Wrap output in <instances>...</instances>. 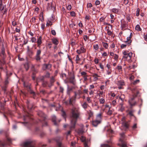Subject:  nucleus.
Instances as JSON below:
<instances>
[{
  "mask_svg": "<svg viewBox=\"0 0 147 147\" xmlns=\"http://www.w3.org/2000/svg\"><path fill=\"white\" fill-rule=\"evenodd\" d=\"M80 115V113L78 109L76 108H73L71 109L70 114L71 120L70 127L71 130L75 128L77 120Z\"/></svg>",
  "mask_w": 147,
  "mask_h": 147,
  "instance_id": "1",
  "label": "nucleus"
},
{
  "mask_svg": "<svg viewBox=\"0 0 147 147\" xmlns=\"http://www.w3.org/2000/svg\"><path fill=\"white\" fill-rule=\"evenodd\" d=\"M6 56L5 53V49L3 47H2L1 52L0 54V69H3L2 66L6 63L5 61Z\"/></svg>",
  "mask_w": 147,
  "mask_h": 147,
  "instance_id": "2",
  "label": "nucleus"
},
{
  "mask_svg": "<svg viewBox=\"0 0 147 147\" xmlns=\"http://www.w3.org/2000/svg\"><path fill=\"white\" fill-rule=\"evenodd\" d=\"M23 146L24 147H34V143L32 141L29 140L24 142Z\"/></svg>",
  "mask_w": 147,
  "mask_h": 147,
  "instance_id": "3",
  "label": "nucleus"
},
{
  "mask_svg": "<svg viewBox=\"0 0 147 147\" xmlns=\"http://www.w3.org/2000/svg\"><path fill=\"white\" fill-rule=\"evenodd\" d=\"M123 128L125 131L127 130L129 128V121H124L122 123Z\"/></svg>",
  "mask_w": 147,
  "mask_h": 147,
  "instance_id": "4",
  "label": "nucleus"
},
{
  "mask_svg": "<svg viewBox=\"0 0 147 147\" xmlns=\"http://www.w3.org/2000/svg\"><path fill=\"white\" fill-rule=\"evenodd\" d=\"M52 65L49 63L44 64L42 65V69L43 70H45L46 69L51 70Z\"/></svg>",
  "mask_w": 147,
  "mask_h": 147,
  "instance_id": "5",
  "label": "nucleus"
},
{
  "mask_svg": "<svg viewBox=\"0 0 147 147\" xmlns=\"http://www.w3.org/2000/svg\"><path fill=\"white\" fill-rule=\"evenodd\" d=\"M74 96L72 97L73 99L72 100H74L75 101L76 100V97L77 95L79 96L78 98H80V95L82 93V92L80 90H78V91L74 92Z\"/></svg>",
  "mask_w": 147,
  "mask_h": 147,
  "instance_id": "6",
  "label": "nucleus"
},
{
  "mask_svg": "<svg viewBox=\"0 0 147 147\" xmlns=\"http://www.w3.org/2000/svg\"><path fill=\"white\" fill-rule=\"evenodd\" d=\"M73 99L72 97L70 98H69V101H65L63 103L67 105H73V103L75 102V101L74 100H72V99L73 100Z\"/></svg>",
  "mask_w": 147,
  "mask_h": 147,
  "instance_id": "7",
  "label": "nucleus"
},
{
  "mask_svg": "<svg viewBox=\"0 0 147 147\" xmlns=\"http://www.w3.org/2000/svg\"><path fill=\"white\" fill-rule=\"evenodd\" d=\"M41 53V51L40 50H38L37 51L36 55L35 56V59L37 61H39L40 60V55Z\"/></svg>",
  "mask_w": 147,
  "mask_h": 147,
  "instance_id": "8",
  "label": "nucleus"
},
{
  "mask_svg": "<svg viewBox=\"0 0 147 147\" xmlns=\"http://www.w3.org/2000/svg\"><path fill=\"white\" fill-rule=\"evenodd\" d=\"M62 140V138L58 137L56 138L55 140L58 147H61V141Z\"/></svg>",
  "mask_w": 147,
  "mask_h": 147,
  "instance_id": "9",
  "label": "nucleus"
},
{
  "mask_svg": "<svg viewBox=\"0 0 147 147\" xmlns=\"http://www.w3.org/2000/svg\"><path fill=\"white\" fill-rule=\"evenodd\" d=\"M56 117L55 116H53L52 117V121L53 123L56 126L58 125V123H59L60 120H58L57 121H56Z\"/></svg>",
  "mask_w": 147,
  "mask_h": 147,
  "instance_id": "10",
  "label": "nucleus"
},
{
  "mask_svg": "<svg viewBox=\"0 0 147 147\" xmlns=\"http://www.w3.org/2000/svg\"><path fill=\"white\" fill-rule=\"evenodd\" d=\"M124 103L120 102L119 103L118 107H119V111L121 112H123L125 110V107L123 106Z\"/></svg>",
  "mask_w": 147,
  "mask_h": 147,
  "instance_id": "11",
  "label": "nucleus"
},
{
  "mask_svg": "<svg viewBox=\"0 0 147 147\" xmlns=\"http://www.w3.org/2000/svg\"><path fill=\"white\" fill-rule=\"evenodd\" d=\"M117 84L118 86V88L120 89L122 88V86L124 85V82L123 80L119 81L117 83Z\"/></svg>",
  "mask_w": 147,
  "mask_h": 147,
  "instance_id": "12",
  "label": "nucleus"
},
{
  "mask_svg": "<svg viewBox=\"0 0 147 147\" xmlns=\"http://www.w3.org/2000/svg\"><path fill=\"white\" fill-rule=\"evenodd\" d=\"M55 79L54 76H52L50 78V83L48 84V86L49 87H51L53 85V83L55 82Z\"/></svg>",
  "mask_w": 147,
  "mask_h": 147,
  "instance_id": "13",
  "label": "nucleus"
},
{
  "mask_svg": "<svg viewBox=\"0 0 147 147\" xmlns=\"http://www.w3.org/2000/svg\"><path fill=\"white\" fill-rule=\"evenodd\" d=\"M80 74L81 76L84 78V81H86L88 80L87 77H88V76L86 72L85 71H82L80 73Z\"/></svg>",
  "mask_w": 147,
  "mask_h": 147,
  "instance_id": "14",
  "label": "nucleus"
},
{
  "mask_svg": "<svg viewBox=\"0 0 147 147\" xmlns=\"http://www.w3.org/2000/svg\"><path fill=\"white\" fill-rule=\"evenodd\" d=\"M38 115L42 118V120L45 121L46 119V116L45 114L42 111H39L38 113Z\"/></svg>",
  "mask_w": 147,
  "mask_h": 147,
  "instance_id": "15",
  "label": "nucleus"
},
{
  "mask_svg": "<svg viewBox=\"0 0 147 147\" xmlns=\"http://www.w3.org/2000/svg\"><path fill=\"white\" fill-rule=\"evenodd\" d=\"M127 27V24L125 22H121V27L122 30H125Z\"/></svg>",
  "mask_w": 147,
  "mask_h": 147,
  "instance_id": "16",
  "label": "nucleus"
},
{
  "mask_svg": "<svg viewBox=\"0 0 147 147\" xmlns=\"http://www.w3.org/2000/svg\"><path fill=\"white\" fill-rule=\"evenodd\" d=\"M101 123L99 121L97 120L96 119L92 121V125L94 127H96L97 125Z\"/></svg>",
  "mask_w": 147,
  "mask_h": 147,
  "instance_id": "17",
  "label": "nucleus"
},
{
  "mask_svg": "<svg viewBox=\"0 0 147 147\" xmlns=\"http://www.w3.org/2000/svg\"><path fill=\"white\" fill-rule=\"evenodd\" d=\"M42 38V37L41 36H40L37 39V43L38 46V47H40V45L42 43L41 40Z\"/></svg>",
  "mask_w": 147,
  "mask_h": 147,
  "instance_id": "18",
  "label": "nucleus"
},
{
  "mask_svg": "<svg viewBox=\"0 0 147 147\" xmlns=\"http://www.w3.org/2000/svg\"><path fill=\"white\" fill-rule=\"evenodd\" d=\"M132 54L133 53L131 52H130L129 53H127V54L126 55V56H123V58H125V59H127L128 57H129V60H131V58L132 57Z\"/></svg>",
  "mask_w": 147,
  "mask_h": 147,
  "instance_id": "19",
  "label": "nucleus"
},
{
  "mask_svg": "<svg viewBox=\"0 0 147 147\" xmlns=\"http://www.w3.org/2000/svg\"><path fill=\"white\" fill-rule=\"evenodd\" d=\"M70 82L73 84V85H75L76 84V80L75 79V77L74 76L70 77L69 79Z\"/></svg>",
  "mask_w": 147,
  "mask_h": 147,
  "instance_id": "20",
  "label": "nucleus"
},
{
  "mask_svg": "<svg viewBox=\"0 0 147 147\" xmlns=\"http://www.w3.org/2000/svg\"><path fill=\"white\" fill-rule=\"evenodd\" d=\"M95 119L101 122L102 121V114L101 113L98 114L96 116V118Z\"/></svg>",
  "mask_w": 147,
  "mask_h": 147,
  "instance_id": "21",
  "label": "nucleus"
},
{
  "mask_svg": "<svg viewBox=\"0 0 147 147\" xmlns=\"http://www.w3.org/2000/svg\"><path fill=\"white\" fill-rule=\"evenodd\" d=\"M120 136L121 138L119 139V140L121 142H122L123 141V139L125 138V135L123 133H122L120 134Z\"/></svg>",
  "mask_w": 147,
  "mask_h": 147,
  "instance_id": "22",
  "label": "nucleus"
},
{
  "mask_svg": "<svg viewBox=\"0 0 147 147\" xmlns=\"http://www.w3.org/2000/svg\"><path fill=\"white\" fill-rule=\"evenodd\" d=\"M112 11L115 13H117L120 12V10L119 9L113 8L112 9Z\"/></svg>",
  "mask_w": 147,
  "mask_h": 147,
  "instance_id": "23",
  "label": "nucleus"
},
{
  "mask_svg": "<svg viewBox=\"0 0 147 147\" xmlns=\"http://www.w3.org/2000/svg\"><path fill=\"white\" fill-rule=\"evenodd\" d=\"M137 93L135 95V96H134H134H133V97L129 100L128 102H129V103H131V102H133V101L134 100V99L135 97H136V96L138 94L139 92L138 91L137 92Z\"/></svg>",
  "mask_w": 147,
  "mask_h": 147,
  "instance_id": "24",
  "label": "nucleus"
},
{
  "mask_svg": "<svg viewBox=\"0 0 147 147\" xmlns=\"http://www.w3.org/2000/svg\"><path fill=\"white\" fill-rule=\"evenodd\" d=\"M93 77L94 78V80L95 81H96L98 79V77H100V76L96 74H94L92 75Z\"/></svg>",
  "mask_w": 147,
  "mask_h": 147,
  "instance_id": "25",
  "label": "nucleus"
},
{
  "mask_svg": "<svg viewBox=\"0 0 147 147\" xmlns=\"http://www.w3.org/2000/svg\"><path fill=\"white\" fill-rule=\"evenodd\" d=\"M52 40L53 43L55 45H57L58 44L59 42L57 39L54 38Z\"/></svg>",
  "mask_w": 147,
  "mask_h": 147,
  "instance_id": "26",
  "label": "nucleus"
},
{
  "mask_svg": "<svg viewBox=\"0 0 147 147\" xmlns=\"http://www.w3.org/2000/svg\"><path fill=\"white\" fill-rule=\"evenodd\" d=\"M117 104V101L116 99L114 100H113L111 103V105L113 106H115Z\"/></svg>",
  "mask_w": 147,
  "mask_h": 147,
  "instance_id": "27",
  "label": "nucleus"
},
{
  "mask_svg": "<svg viewBox=\"0 0 147 147\" xmlns=\"http://www.w3.org/2000/svg\"><path fill=\"white\" fill-rule=\"evenodd\" d=\"M88 105L86 102H84L82 105V107L84 109H86L87 108Z\"/></svg>",
  "mask_w": 147,
  "mask_h": 147,
  "instance_id": "28",
  "label": "nucleus"
},
{
  "mask_svg": "<svg viewBox=\"0 0 147 147\" xmlns=\"http://www.w3.org/2000/svg\"><path fill=\"white\" fill-rule=\"evenodd\" d=\"M24 66L26 71H27L29 68V64L28 63H26L24 64Z\"/></svg>",
  "mask_w": 147,
  "mask_h": 147,
  "instance_id": "29",
  "label": "nucleus"
},
{
  "mask_svg": "<svg viewBox=\"0 0 147 147\" xmlns=\"http://www.w3.org/2000/svg\"><path fill=\"white\" fill-rule=\"evenodd\" d=\"M135 29L138 31H140L141 30V29L140 28V25L138 24L136 26Z\"/></svg>",
  "mask_w": 147,
  "mask_h": 147,
  "instance_id": "30",
  "label": "nucleus"
},
{
  "mask_svg": "<svg viewBox=\"0 0 147 147\" xmlns=\"http://www.w3.org/2000/svg\"><path fill=\"white\" fill-rule=\"evenodd\" d=\"M102 43L103 47L105 49H107L108 48V45L107 43L102 42Z\"/></svg>",
  "mask_w": 147,
  "mask_h": 147,
  "instance_id": "31",
  "label": "nucleus"
},
{
  "mask_svg": "<svg viewBox=\"0 0 147 147\" xmlns=\"http://www.w3.org/2000/svg\"><path fill=\"white\" fill-rule=\"evenodd\" d=\"M84 131L82 128L79 129L78 130V132L79 134H82L83 133Z\"/></svg>",
  "mask_w": 147,
  "mask_h": 147,
  "instance_id": "32",
  "label": "nucleus"
},
{
  "mask_svg": "<svg viewBox=\"0 0 147 147\" xmlns=\"http://www.w3.org/2000/svg\"><path fill=\"white\" fill-rule=\"evenodd\" d=\"M54 20V18L53 17V16L52 15L50 18L48 20V21L49 22H51L53 21Z\"/></svg>",
  "mask_w": 147,
  "mask_h": 147,
  "instance_id": "33",
  "label": "nucleus"
},
{
  "mask_svg": "<svg viewBox=\"0 0 147 147\" xmlns=\"http://www.w3.org/2000/svg\"><path fill=\"white\" fill-rule=\"evenodd\" d=\"M93 48L95 49V51H97L99 48L98 45V44L94 45L93 46Z\"/></svg>",
  "mask_w": 147,
  "mask_h": 147,
  "instance_id": "34",
  "label": "nucleus"
},
{
  "mask_svg": "<svg viewBox=\"0 0 147 147\" xmlns=\"http://www.w3.org/2000/svg\"><path fill=\"white\" fill-rule=\"evenodd\" d=\"M81 51L82 53H84L86 52V50L84 47H82L80 48Z\"/></svg>",
  "mask_w": 147,
  "mask_h": 147,
  "instance_id": "35",
  "label": "nucleus"
},
{
  "mask_svg": "<svg viewBox=\"0 0 147 147\" xmlns=\"http://www.w3.org/2000/svg\"><path fill=\"white\" fill-rule=\"evenodd\" d=\"M42 86L44 87H45L48 84V82L47 81H43L42 83Z\"/></svg>",
  "mask_w": 147,
  "mask_h": 147,
  "instance_id": "36",
  "label": "nucleus"
},
{
  "mask_svg": "<svg viewBox=\"0 0 147 147\" xmlns=\"http://www.w3.org/2000/svg\"><path fill=\"white\" fill-rule=\"evenodd\" d=\"M136 104V102L134 101H133V102H131V103H129L130 105L131 106V107L135 106Z\"/></svg>",
  "mask_w": 147,
  "mask_h": 147,
  "instance_id": "37",
  "label": "nucleus"
},
{
  "mask_svg": "<svg viewBox=\"0 0 147 147\" xmlns=\"http://www.w3.org/2000/svg\"><path fill=\"white\" fill-rule=\"evenodd\" d=\"M99 101L100 104H103L105 102V100L103 98H101L100 99Z\"/></svg>",
  "mask_w": 147,
  "mask_h": 147,
  "instance_id": "38",
  "label": "nucleus"
},
{
  "mask_svg": "<svg viewBox=\"0 0 147 147\" xmlns=\"http://www.w3.org/2000/svg\"><path fill=\"white\" fill-rule=\"evenodd\" d=\"M110 108L109 107V109L107 113V114L109 115H111V114H112L113 113V111L112 110H110Z\"/></svg>",
  "mask_w": 147,
  "mask_h": 147,
  "instance_id": "39",
  "label": "nucleus"
},
{
  "mask_svg": "<svg viewBox=\"0 0 147 147\" xmlns=\"http://www.w3.org/2000/svg\"><path fill=\"white\" fill-rule=\"evenodd\" d=\"M9 84V81L8 80V78H7L5 80L4 82V86H7Z\"/></svg>",
  "mask_w": 147,
  "mask_h": 147,
  "instance_id": "40",
  "label": "nucleus"
},
{
  "mask_svg": "<svg viewBox=\"0 0 147 147\" xmlns=\"http://www.w3.org/2000/svg\"><path fill=\"white\" fill-rule=\"evenodd\" d=\"M132 42L131 40H127L125 41L124 42L126 43L127 45H130Z\"/></svg>",
  "mask_w": 147,
  "mask_h": 147,
  "instance_id": "41",
  "label": "nucleus"
},
{
  "mask_svg": "<svg viewBox=\"0 0 147 147\" xmlns=\"http://www.w3.org/2000/svg\"><path fill=\"white\" fill-rule=\"evenodd\" d=\"M86 100L88 103H90L92 102V100L90 98V97H87L86 98Z\"/></svg>",
  "mask_w": 147,
  "mask_h": 147,
  "instance_id": "42",
  "label": "nucleus"
},
{
  "mask_svg": "<svg viewBox=\"0 0 147 147\" xmlns=\"http://www.w3.org/2000/svg\"><path fill=\"white\" fill-rule=\"evenodd\" d=\"M50 76V74L48 72H47L45 75V77L46 78H49Z\"/></svg>",
  "mask_w": 147,
  "mask_h": 147,
  "instance_id": "43",
  "label": "nucleus"
},
{
  "mask_svg": "<svg viewBox=\"0 0 147 147\" xmlns=\"http://www.w3.org/2000/svg\"><path fill=\"white\" fill-rule=\"evenodd\" d=\"M122 144L120 146L121 147H127L126 144L123 143V141L122 142H121Z\"/></svg>",
  "mask_w": 147,
  "mask_h": 147,
  "instance_id": "44",
  "label": "nucleus"
},
{
  "mask_svg": "<svg viewBox=\"0 0 147 147\" xmlns=\"http://www.w3.org/2000/svg\"><path fill=\"white\" fill-rule=\"evenodd\" d=\"M64 91V88L63 87L61 86H60L59 87V92L61 93H63Z\"/></svg>",
  "mask_w": 147,
  "mask_h": 147,
  "instance_id": "45",
  "label": "nucleus"
},
{
  "mask_svg": "<svg viewBox=\"0 0 147 147\" xmlns=\"http://www.w3.org/2000/svg\"><path fill=\"white\" fill-rule=\"evenodd\" d=\"M80 60L78 55H77L76 56V63H78V61Z\"/></svg>",
  "mask_w": 147,
  "mask_h": 147,
  "instance_id": "46",
  "label": "nucleus"
},
{
  "mask_svg": "<svg viewBox=\"0 0 147 147\" xmlns=\"http://www.w3.org/2000/svg\"><path fill=\"white\" fill-rule=\"evenodd\" d=\"M114 56V59L115 60L117 61L118 57H119L118 55L116 54H115V55Z\"/></svg>",
  "mask_w": 147,
  "mask_h": 147,
  "instance_id": "47",
  "label": "nucleus"
},
{
  "mask_svg": "<svg viewBox=\"0 0 147 147\" xmlns=\"http://www.w3.org/2000/svg\"><path fill=\"white\" fill-rule=\"evenodd\" d=\"M36 41V39L34 37H32L31 38V41L32 42H35Z\"/></svg>",
  "mask_w": 147,
  "mask_h": 147,
  "instance_id": "48",
  "label": "nucleus"
},
{
  "mask_svg": "<svg viewBox=\"0 0 147 147\" xmlns=\"http://www.w3.org/2000/svg\"><path fill=\"white\" fill-rule=\"evenodd\" d=\"M7 86H4L2 87V89L4 91V92H5L6 91V89L7 88Z\"/></svg>",
  "mask_w": 147,
  "mask_h": 147,
  "instance_id": "49",
  "label": "nucleus"
},
{
  "mask_svg": "<svg viewBox=\"0 0 147 147\" xmlns=\"http://www.w3.org/2000/svg\"><path fill=\"white\" fill-rule=\"evenodd\" d=\"M70 15L72 16H75L76 15V13L74 11H72L70 12Z\"/></svg>",
  "mask_w": 147,
  "mask_h": 147,
  "instance_id": "50",
  "label": "nucleus"
},
{
  "mask_svg": "<svg viewBox=\"0 0 147 147\" xmlns=\"http://www.w3.org/2000/svg\"><path fill=\"white\" fill-rule=\"evenodd\" d=\"M133 113V111H130L129 113V115L131 116H134Z\"/></svg>",
  "mask_w": 147,
  "mask_h": 147,
  "instance_id": "51",
  "label": "nucleus"
},
{
  "mask_svg": "<svg viewBox=\"0 0 147 147\" xmlns=\"http://www.w3.org/2000/svg\"><path fill=\"white\" fill-rule=\"evenodd\" d=\"M71 5H68L67 6V10H70L71 9Z\"/></svg>",
  "mask_w": 147,
  "mask_h": 147,
  "instance_id": "52",
  "label": "nucleus"
},
{
  "mask_svg": "<svg viewBox=\"0 0 147 147\" xmlns=\"http://www.w3.org/2000/svg\"><path fill=\"white\" fill-rule=\"evenodd\" d=\"M140 82V80H135L134 81L133 83V84L134 85L136 84L139 83Z\"/></svg>",
  "mask_w": 147,
  "mask_h": 147,
  "instance_id": "53",
  "label": "nucleus"
},
{
  "mask_svg": "<svg viewBox=\"0 0 147 147\" xmlns=\"http://www.w3.org/2000/svg\"><path fill=\"white\" fill-rule=\"evenodd\" d=\"M4 6L2 5L0 6V11H1L3 12V11L4 10Z\"/></svg>",
  "mask_w": 147,
  "mask_h": 147,
  "instance_id": "54",
  "label": "nucleus"
},
{
  "mask_svg": "<svg viewBox=\"0 0 147 147\" xmlns=\"http://www.w3.org/2000/svg\"><path fill=\"white\" fill-rule=\"evenodd\" d=\"M51 34L53 35H55L56 34V33L55 30H53L51 31Z\"/></svg>",
  "mask_w": 147,
  "mask_h": 147,
  "instance_id": "55",
  "label": "nucleus"
},
{
  "mask_svg": "<svg viewBox=\"0 0 147 147\" xmlns=\"http://www.w3.org/2000/svg\"><path fill=\"white\" fill-rule=\"evenodd\" d=\"M140 13V9L138 8L136 11V16H139Z\"/></svg>",
  "mask_w": 147,
  "mask_h": 147,
  "instance_id": "56",
  "label": "nucleus"
},
{
  "mask_svg": "<svg viewBox=\"0 0 147 147\" xmlns=\"http://www.w3.org/2000/svg\"><path fill=\"white\" fill-rule=\"evenodd\" d=\"M92 106L93 107H94L95 106H96L97 107V109H98L99 108V107L96 103H95V104L94 105H92Z\"/></svg>",
  "mask_w": 147,
  "mask_h": 147,
  "instance_id": "57",
  "label": "nucleus"
},
{
  "mask_svg": "<svg viewBox=\"0 0 147 147\" xmlns=\"http://www.w3.org/2000/svg\"><path fill=\"white\" fill-rule=\"evenodd\" d=\"M137 127V124L135 123L133 125L132 127V128L133 129H135Z\"/></svg>",
  "mask_w": 147,
  "mask_h": 147,
  "instance_id": "58",
  "label": "nucleus"
},
{
  "mask_svg": "<svg viewBox=\"0 0 147 147\" xmlns=\"http://www.w3.org/2000/svg\"><path fill=\"white\" fill-rule=\"evenodd\" d=\"M93 112L90 110L89 111V117H91L93 115Z\"/></svg>",
  "mask_w": 147,
  "mask_h": 147,
  "instance_id": "59",
  "label": "nucleus"
},
{
  "mask_svg": "<svg viewBox=\"0 0 147 147\" xmlns=\"http://www.w3.org/2000/svg\"><path fill=\"white\" fill-rule=\"evenodd\" d=\"M27 107L28 108L30 109H32L33 108V107H30V104L28 103H27Z\"/></svg>",
  "mask_w": 147,
  "mask_h": 147,
  "instance_id": "60",
  "label": "nucleus"
},
{
  "mask_svg": "<svg viewBox=\"0 0 147 147\" xmlns=\"http://www.w3.org/2000/svg\"><path fill=\"white\" fill-rule=\"evenodd\" d=\"M107 34L109 35L110 36L112 34V32L109 30H107Z\"/></svg>",
  "mask_w": 147,
  "mask_h": 147,
  "instance_id": "61",
  "label": "nucleus"
},
{
  "mask_svg": "<svg viewBox=\"0 0 147 147\" xmlns=\"http://www.w3.org/2000/svg\"><path fill=\"white\" fill-rule=\"evenodd\" d=\"M102 147H111L108 144H104L102 145Z\"/></svg>",
  "mask_w": 147,
  "mask_h": 147,
  "instance_id": "62",
  "label": "nucleus"
},
{
  "mask_svg": "<svg viewBox=\"0 0 147 147\" xmlns=\"http://www.w3.org/2000/svg\"><path fill=\"white\" fill-rule=\"evenodd\" d=\"M95 4L96 5H98L100 4V2L98 0H96L95 2Z\"/></svg>",
  "mask_w": 147,
  "mask_h": 147,
  "instance_id": "63",
  "label": "nucleus"
},
{
  "mask_svg": "<svg viewBox=\"0 0 147 147\" xmlns=\"http://www.w3.org/2000/svg\"><path fill=\"white\" fill-rule=\"evenodd\" d=\"M75 144V142H71V146L73 147H74Z\"/></svg>",
  "mask_w": 147,
  "mask_h": 147,
  "instance_id": "64",
  "label": "nucleus"
}]
</instances>
